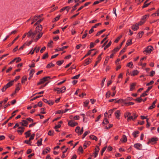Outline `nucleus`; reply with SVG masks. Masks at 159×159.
<instances>
[{
	"mask_svg": "<svg viewBox=\"0 0 159 159\" xmlns=\"http://www.w3.org/2000/svg\"><path fill=\"white\" fill-rule=\"evenodd\" d=\"M47 103L50 105H52L53 104L54 102L51 100H49Z\"/></svg>",
	"mask_w": 159,
	"mask_h": 159,
	"instance_id": "nucleus-60",
	"label": "nucleus"
},
{
	"mask_svg": "<svg viewBox=\"0 0 159 159\" xmlns=\"http://www.w3.org/2000/svg\"><path fill=\"white\" fill-rule=\"evenodd\" d=\"M9 137L11 140H13L14 139V136L11 134H9L8 135Z\"/></svg>",
	"mask_w": 159,
	"mask_h": 159,
	"instance_id": "nucleus-55",
	"label": "nucleus"
},
{
	"mask_svg": "<svg viewBox=\"0 0 159 159\" xmlns=\"http://www.w3.org/2000/svg\"><path fill=\"white\" fill-rule=\"evenodd\" d=\"M45 82V81L44 80H43V78L42 79H41L40 80V81L37 83V85H39L41 84H42L43 83Z\"/></svg>",
	"mask_w": 159,
	"mask_h": 159,
	"instance_id": "nucleus-24",
	"label": "nucleus"
},
{
	"mask_svg": "<svg viewBox=\"0 0 159 159\" xmlns=\"http://www.w3.org/2000/svg\"><path fill=\"white\" fill-rule=\"evenodd\" d=\"M78 150L79 151H80L82 153L83 152V148H82V146H80V147L78 149Z\"/></svg>",
	"mask_w": 159,
	"mask_h": 159,
	"instance_id": "nucleus-56",
	"label": "nucleus"
},
{
	"mask_svg": "<svg viewBox=\"0 0 159 159\" xmlns=\"http://www.w3.org/2000/svg\"><path fill=\"white\" fill-rule=\"evenodd\" d=\"M48 53H47L43 55V57H42V59H45L46 58H48Z\"/></svg>",
	"mask_w": 159,
	"mask_h": 159,
	"instance_id": "nucleus-37",
	"label": "nucleus"
},
{
	"mask_svg": "<svg viewBox=\"0 0 159 159\" xmlns=\"http://www.w3.org/2000/svg\"><path fill=\"white\" fill-rule=\"evenodd\" d=\"M22 123H21V125L22 126H27V125L28 123L26 120H22Z\"/></svg>",
	"mask_w": 159,
	"mask_h": 159,
	"instance_id": "nucleus-13",
	"label": "nucleus"
},
{
	"mask_svg": "<svg viewBox=\"0 0 159 159\" xmlns=\"http://www.w3.org/2000/svg\"><path fill=\"white\" fill-rule=\"evenodd\" d=\"M66 89V88L65 86L62 87L61 88H60V93H64Z\"/></svg>",
	"mask_w": 159,
	"mask_h": 159,
	"instance_id": "nucleus-29",
	"label": "nucleus"
},
{
	"mask_svg": "<svg viewBox=\"0 0 159 159\" xmlns=\"http://www.w3.org/2000/svg\"><path fill=\"white\" fill-rule=\"evenodd\" d=\"M154 15L155 16H159V10H158L157 11V13H153V14H152V15Z\"/></svg>",
	"mask_w": 159,
	"mask_h": 159,
	"instance_id": "nucleus-64",
	"label": "nucleus"
},
{
	"mask_svg": "<svg viewBox=\"0 0 159 159\" xmlns=\"http://www.w3.org/2000/svg\"><path fill=\"white\" fill-rule=\"evenodd\" d=\"M40 49V47H38V48H37V47H36L34 49V51H35V52L36 53H38L39 50V49Z\"/></svg>",
	"mask_w": 159,
	"mask_h": 159,
	"instance_id": "nucleus-51",
	"label": "nucleus"
},
{
	"mask_svg": "<svg viewBox=\"0 0 159 159\" xmlns=\"http://www.w3.org/2000/svg\"><path fill=\"white\" fill-rule=\"evenodd\" d=\"M30 34L31 35V39H33L34 37V36L36 34H37V32H36V31H35V32H33L32 30H30Z\"/></svg>",
	"mask_w": 159,
	"mask_h": 159,
	"instance_id": "nucleus-9",
	"label": "nucleus"
},
{
	"mask_svg": "<svg viewBox=\"0 0 159 159\" xmlns=\"http://www.w3.org/2000/svg\"><path fill=\"white\" fill-rule=\"evenodd\" d=\"M139 133V132L138 131H136L133 133V135L134 137L136 138L138 136V134Z\"/></svg>",
	"mask_w": 159,
	"mask_h": 159,
	"instance_id": "nucleus-25",
	"label": "nucleus"
},
{
	"mask_svg": "<svg viewBox=\"0 0 159 159\" xmlns=\"http://www.w3.org/2000/svg\"><path fill=\"white\" fill-rule=\"evenodd\" d=\"M42 139L41 138L40 139L37 141V145L38 146H39L42 145Z\"/></svg>",
	"mask_w": 159,
	"mask_h": 159,
	"instance_id": "nucleus-22",
	"label": "nucleus"
},
{
	"mask_svg": "<svg viewBox=\"0 0 159 159\" xmlns=\"http://www.w3.org/2000/svg\"><path fill=\"white\" fill-rule=\"evenodd\" d=\"M111 42H110L109 43H108V44L106 45L104 49V50H106L107 48H108L111 45Z\"/></svg>",
	"mask_w": 159,
	"mask_h": 159,
	"instance_id": "nucleus-48",
	"label": "nucleus"
},
{
	"mask_svg": "<svg viewBox=\"0 0 159 159\" xmlns=\"http://www.w3.org/2000/svg\"><path fill=\"white\" fill-rule=\"evenodd\" d=\"M68 125L72 127H74L77 125V122H75L73 120H71L68 122Z\"/></svg>",
	"mask_w": 159,
	"mask_h": 159,
	"instance_id": "nucleus-2",
	"label": "nucleus"
},
{
	"mask_svg": "<svg viewBox=\"0 0 159 159\" xmlns=\"http://www.w3.org/2000/svg\"><path fill=\"white\" fill-rule=\"evenodd\" d=\"M50 148H46V149L44 150L43 152V154H45L47 153L48 152L50 151Z\"/></svg>",
	"mask_w": 159,
	"mask_h": 159,
	"instance_id": "nucleus-17",
	"label": "nucleus"
},
{
	"mask_svg": "<svg viewBox=\"0 0 159 159\" xmlns=\"http://www.w3.org/2000/svg\"><path fill=\"white\" fill-rule=\"evenodd\" d=\"M90 60V59H86L85 61V66L86 65H87L88 64H89V63L90 62V61L89 60Z\"/></svg>",
	"mask_w": 159,
	"mask_h": 159,
	"instance_id": "nucleus-43",
	"label": "nucleus"
},
{
	"mask_svg": "<svg viewBox=\"0 0 159 159\" xmlns=\"http://www.w3.org/2000/svg\"><path fill=\"white\" fill-rule=\"evenodd\" d=\"M106 30L105 29H104L101 30L100 31L98 32L96 34V35L97 36H98L100 35L103 32Z\"/></svg>",
	"mask_w": 159,
	"mask_h": 159,
	"instance_id": "nucleus-36",
	"label": "nucleus"
},
{
	"mask_svg": "<svg viewBox=\"0 0 159 159\" xmlns=\"http://www.w3.org/2000/svg\"><path fill=\"white\" fill-rule=\"evenodd\" d=\"M60 128V122H58V125H56L54 127V129H55V130L57 132H59V130L58 129V128Z\"/></svg>",
	"mask_w": 159,
	"mask_h": 159,
	"instance_id": "nucleus-18",
	"label": "nucleus"
},
{
	"mask_svg": "<svg viewBox=\"0 0 159 159\" xmlns=\"http://www.w3.org/2000/svg\"><path fill=\"white\" fill-rule=\"evenodd\" d=\"M123 142H124V143L126 142L127 141V137L125 135H123Z\"/></svg>",
	"mask_w": 159,
	"mask_h": 159,
	"instance_id": "nucleus-42",
	"label": "nucleus"
},
{
	"mask_svg": "<svg viewBox=\"0 0 159 159\" xmlns=\"http://www.w3.org/2000/svg\"><path fill=\"white\" fill-rule=\"evenodd\" d=\"M43 78V80H44L45 81H47L49 79H51V77L50 76H46L45 77Z\"/></svg>",
	"mask_w": 159,
	"mask_h": 159,
	"instance_id": "nucleus-38",
	"label": "nucleus"
},
{
	"mask_svg": "<svg viewBox=\"0 0 159 159\" xmlns=\"http://www.w3.org/2000/svg\"><path fill=\"white\" fill-rule=\"evenodd\" d=\"M49 135L52 136L53 135V132L51 130L49 131L48 133Z\"/></svg>",
	"mask_w": 159,
	"mask_h": 159,
	"instance_id": "nucleus-54",
	"label": "nucleus"
},
{
	"mask_svg": "<svg viewBox=\"0 0 159 159\" xmlns=\"http://www.w3.org/2000/svg\"><path fill=\"white\" fill-rule=\"evenodd\" d=\"M42 25H39L37 26L35 28V31L36 32L39 33L42 30Z\"/></svg>",
	"mask_w": 159,
	"mask_h": 159,
	"instance_id": "nucleus-4",
	"label": "nucleus"
},
{
	"mask_svg": "<svg viewBox=\"0 0 159 159\" xmlns=\"http://www.w3.org/2000/svg\"><path fill=\"white\" fill-rule=\"evenodd\" d=\"M80 127L79 126H77L76 127L75 129V131L78 134H80Z\"/></svg>",
	"mask_w": 159,
	"mask_h": 159,
	"instance_id": "nucleus-30",
	"label": "nucleus"
},
{
	"mask_svg": "<svg viewBox=\"0 0 159 159\" xmlns=\"http://www.w3.org/2000/svg\"><path fill=\"white\" fill-rule=\"evenodd\" d=\"M79 5V3H78L76 4L73 7V9H72L71 11H74V10H75L76 9V7L77 6H78Z\"/></svg>",
	"mask_w": 159,
	"mask_h": 159,
	"instance_id": "nucleus-40",
	"label": "nucleus"
},
{
	"mask_svg": "<svg viewBox=\"0 0 159 159\" xmlns=\"http://www.w3.org/2000/svg\"><path fill=\"white\" fill-rule=\"evenodd\" d=\"M89 137H90V139H91L93 140H95L96 141H97L98 140L97 138L94 135H90V136Z\"/></svg>",
	"mask_w": 159,
	"mask_h": 159,
	"instance_id": "nucleus-21",
	"label": "nucleus"
},
{
	"mask_svg": "<svg viewBox=\"0 0 159 159\" xmlns=\"http://www.w3.org/2000/svg\"><path fill=\"white\" fill-rule=\"evenodd\" d=\"M90 144V142H85L84 144V148L85 149L87 147V145H89Z\"/></svg>",
	"mask_w": 159,
	"mask_h": 159,
	"instance_id": "nucleus-31",
	"label": "nucleus"
},
{
	"mask_svg": "<svg viewBox=\"0 0 159 159\" xmlns=\"http://www.w3.org/2000/svg\"><path fill=\"white\" fill-rule=\"evenodd\" d=\"M18 129H20L18 130H17V132L20 133V134H22L24 131L25 128L23 127H19Z\"/></svg>",
	"mask_w": 159,
	"mask_h": 159,
	"instance_id": "nucleus-11",
	"label": "nucleus"
},
{
	"mask_svg": "<svg viewBox=\"0 0 159 159\" xmlns=\"http://www.w3.org/2000/svg\"><path fill=\"white\" fill-rule=\"evenodd\" d=\"M80 74H78L76 75H75V76H74V77H73L72 78V79H78L79 77H80Z\"/></svg>",
	"mask_w": 159,
	"mask_h": 159,
	"instance_id": "nucleus-53",
	"label": "nucleus"
},
{
	"mask_svg": "<svg viewBox=\"0 0 159 159\" xmlns=\"http://www.w3.org/2000/svg\"><path fill=\"white\" fill-rule=\"evenodd\" d=\"M133 66V64L132 62H129L128 63V66L130 68L132 67Z\"/></svg>",
	"mask_w": 159,
	"mask_h": 159,
	"instance_id": "nucleus-58",
	"label": "nucleus"
},
{
	"mask_svg": "<svg viewBox=\"0 0 159 159\" xmlns=\"http://www.w3.org/2000/svg\"><path fill=\"white\" fill-rule=\"evenodd\" d=\"M134 117L133 116H129L127 119V120H134V119L138 116V115L136 114H135L134 113Z\"/></svg>",
	"mask_w": 159,
	"mask_h": 159,
	"instance_id": "nucleus-8",
	"label": "nucleus"
},
{
	"mask_svg": "<svg viewBox=\"0 0 159 159\" xmlns=\"http://www.w3.org/2000/svg\"><path fill=\"white\" fill-rule=\"evenodd\" d=\"M142 144L140 143H136L134 145V147L137 149L138 150H140L141 149L140 148L142 147Z\"/></svg>",
	"mask_w": 159,
	"mask_h": 159,
	"instance_id": "nucleus-10",
	"label": "nucleus"
},
{
	"mask_svg": "<svg viewBox=\"0 0 159 159\" xmlns=\"http://www.w3.org/2000/svg\"><path fill=\"white\" fill-rule=\"evenodd\" d=\"M139 24L138 23H136L132 26L131 29L134 31H136L139 29Z\"/></svg>",
	"mask_w": 159,
	"mask_h": 159,
	"instance_id": "nucleus-6",
	"label": "nucleus"
},
{
	"mask_svg": "<svg viewBox=\"0 0 159 159\" xmlns=\"http://www.w3.org/2000/svg\"><path fill=\"white\" fill-rule=\"evenodd\" d=\"M99 149V147L96 146V148H95V151L93 153V154L94 155L95 157H96L98 155Z\"/></svg>",
	"mask_w": 159,
	"mask_h": 159,
	"instance_id": "nucleus-5",
	"label": "nucleus"
},
{
	"mask_svg": "<svg viewBox=\"0 0 159 159\" xmlns=\"http://www.w3.org/2000/svg\"><path fill=\"white\" fill-rule=\"evenodd\" d=\"M35 71L34 70H32L30 73V76L31 77H32L33 75V74L34 73Z\"/></svg>",
	"mask_w": 159,
	"mask_h": 159,
	"instance_id": "nucleus-41",
	"label": "nucleus"
},
{
	"mask_svg": "<svg viewBox=\"0 0 159 159\" xmlns=\"http://www.w3.org/2000/svg\"><path fill=\"white\" fill-rule=\"evenodd\" d=\"M146 2H147V1L145 2H144V5L142 7L143 8H144L147 7L149 5H150V3H151V2H150V3H146Z\"/></svg>",
	"mask_w": 159,
	"mask_h": 159,
	"instance_id": "nucleus-39",
	"label": "nucleus"
},
{
	"mask_svg": "<svg viewBox=\"0 0 159 159\" xmlns=\"http://www.w3.org/2000/svg\"><path fill=\"white\" fill-rule=\"evenodd\" d=\"M119 49L120 48H118V47H116V48L114 49L112 51V53L110 55V58H112L114 54L116 52L118 51Z\"/></svg>",
	"mask_w": 159,
	"mask_h": 159,
	"instance_id": "nucleus-7",
	"label": "nucleus"
},
{
	"mask_svg": "<svg viewBox=\"0 0 159 159\" xmlns=\"http://www.w3.org/2000/svg\"><path fill=\"white\" fill-rule=\"evenodd\" d=\"M37 16H35L33 18H32L31 19L34 21L35 22L39 18L37 17Z\"/></svg>",
	"mask_w": 159,
	"mask_h": 159,
	"instance_id": "nucleus-44",
	"label": "nucleus"
},
{
	"mask_svg": "<svg viewBox=\"0 0 159 159\" xmlns=\"http://www.w3.org/2000/svg\"><path fill=\"white\" fill-rule=\"evenodd\" d=\"M106 79V78H104L102 80V82L101 84L102 86V87L104 84V82Z\"/></svg>",
	"mask_w": 159,
	"mask_h": 159,
	"instance_id": "nucleus-63",
	"label": "nucleus"
},
{
	"mask_svg": "<svg viewBox=\"0 0 159 159\" xmlns=\"http://www.w3.org/2000/svg\"><path fill=\"white\" fill-rule=\"evenodd\" d=\"M20 85V83H18L16 85V87L15 89V92L16 93H17L20 89V87H19Z\"/></svg>",
	"mask_w": 159,
	"mask_h": 159,
	"instance_id": "nucleus-14",
	"label": "nucleus"
},
{
	"mask_svg": "<svg viewBox=\"0 0 159 159\" xmlns=\"http://www.w3.org/2000/svg\"><path fill=\"white\" fill-rule=\"evenodd\" d=\"M19 36H17L14 39V40L11 42V43H9L8 45H7V47H10V46H11L12 44H13L15 42V41L17 40L18 39V38H19Z\"/></svg>",
	"mask_w": 159,
	"mask_h": 159,
	"instance_id": "nucleus-12",
	"label": "nucleus"
},
{
	"mask_svg": "<svg viewBox=\"0 0 159 159\" xmlns=\"http://www.w3.org/2000/svg\"><path fill=\"white\" fill-rule=\"evenodd\" d=\"M132 43V39L129 40L126 43V46H127Z\"/></svg>",
	"mask_w": 159,
	"mask_h": 159,
	"instance_id": "nucleus-33",
	"label": "nucleus"
},
{
	"mask_svg": "<svg viewBox=\"0 0 159 159\" xmlns=\"http://www.w3.org/2000/svg\"><path fill=\"white\" fill-rule=\"evenodd\" d=\"M155 106V105L154 104V103H152V105L150 106L149 108V109H152L154 108Z\"/></svg>",
	"mask_w": 159,
	"mask_h": 159,
	"instance_id": "nucleus-50",
	"label": "nucleus"
},
{
	"mask_svg": "<svg viewBox=\"0 0 159 159\" xmlns=\"http://www.w3.org/2000/svg\"><path fill=\"white\" fill-rule=\"evenodd\" d=\"M134 100L138 102H140L142 101V99L140 98H139L134 99Z\"/></svg>",
	"mask_w": 159,
	"mask_h": 159,
	"instance_id": "nucleus-47",
	"label": "nucleus"
},
{
	"mask_svg": "<svg viewBox=\"0 0 159 159\" xmlns=\"http://www.w3.org/2000/svg\"><path fill=\"white\" fill-rule=\"evenodd\" d=\"M95 44V43H93L92 42L91 43H90V48H93Z\"/></svg>",
	"mask_w": 159,
	"mask_h": 159,
	"instance_id": "nucleus-52",
	"label": "nucleus"
},
{
	"mask_svg": "<svg viewBox=\"0 0 159 159\" xmlns=\"http://www.w3.org/2000/svg\"><path fill=\"white\" fill-rule=\"evenodd\" d=\"M54 66V65L53 64H52V63H50L47 65L46 68H50Z\"/></svg>",
	"mask_w": 159,
	"mask_h": 159,
	"instance_id": "nucleus-20",
	"label": "nucleus"
},
{
	"mask_svg": "<svg viewBox=\"0 0 159 159\" xmlns=\"http://www.w3.org/2000/svg\"><path fill=\"white\" fill-rule=\"evenodd\" d=\"M54 91H57V93H60V88H55L53 89Z\"/></svg>",
	"mask_w": 159,
	"mask_h": 159,
	"instance_id": "nucleus-35",
	"label": "nucleus"
},
{
	"mask_svg": "<svg viewBox=\"0 0 159 159\" xmlns=\"http://www.w3.org/2000/svg\"><path fill=\"white\" fill-rule=\"evenodd\" d=\"M135 85V84L134 83H132L130 85V90L132 91L134 89V86Z\"/></svg>",
	"mask_w": 159,
	"mask_h": 159,
	"instance_id": "nucleus-27",
	"label": "nucleus"
},
{
	"mask_svg": "<svg viewBox=\"0 0 159 159\" xmlns=\"http://www.w3.org/2000/svg\"><path fill=\"white\" fill-rule=\"evenodd\" d=\"M158 140L157 138H152L150 140L148 143H152V144H154L156 143V141Z\"/></svg>",
	"mask_w": 159,
	"mask_h": 159,
	"instance_id": "nucleus-3",
	"label": "nucleus"
},
{
	"mask_svg": "<svg viewBox=\"0 0 159 159\" xmlns=\"http://www.w3.org/2000/svg\"><path fill=\"white\" fill-rule=\"evenodd\" d=\"M17 31V30H16L13 31H11L10 33H9L10 35H11L12 34H15L16 33Z\"/></svg>",
	"mask_w": 159,
	"mask_h": 159,
	"instance_id": "nucleus-57",
	"label": "nucleus"
},
{
	"mask_svg": "<svg viewBox=\"0 0 159 159\" xmlns=\"http://www.w3.org/2000/svg\"><path fill=\"white\" fill-rule=\"evenodd\" d=\"M14 81H11L7 83V84L10 87L13 84Z\"/></svg>",
	"mask_w": 159,
	"mask_h": 159,
	"instance_id": "nucleus-28",
	"label": "nucleus"
},
{
	"mask_svg": "<svg viewBox=\"0 0 159 159\" xmlns=\"http://www.w3.org/2000/svg\"><path fill=\"white\" fill-rule=\"evenodd\" d=\"M143 33L144 32L143 31L139 32L138 34V37L139 38H141L143 34Z\"/></svg>",
	"mask_w": 159,
	"mask_h": 159,
	"instance_id": "nucleus-26",
	"label": "nucleus"
},
{
	"mask_svg": "<svg viewBox=\"0 0 159 159\" xmlns=\"http://www.w3.org/2000/svg\"><path fill=\"white\" fill-rule=\"evenodd\" d=\"M60 18V16L59 15H58L57 17H56L55 18H54V20H53V22H54V21H56L57 20H58Z\"/></svg>",
	"mask_w": 159,
	"mask_h": 159,
	"instance_id": "nucleus-59",
	"label": "nucleus"
},
{
	"mask_svg": "<svg viewBox=\"0 0 159 159\" xmlns=\"http://www.w3.org/2000/svg\"><path fill=\"white\" fill-rule=\"evenodd\" d=\"M42 33L39 32V34L37 36V38H38V39H39L42 36Z\"/></svg>",
	"mask_w": 159,
	"mask_h": 159,
	"instance_id": "nucleus-61",
	"label": "nucleus"
},
{
	"mask_svg": "<svg viewBox=\"0 0 159 159\" xmlns=\"http://www.w3.org/2000/svg\"><path fill=\"white\" fill-rule=\"evenodd\" d=\"M94 50V49H93L90 50L89 51H88V53L84 56V58L85 57H86L88 56V55H89L91 54V51H93V50Z\"/></svg>",
	"mask_w": 159,
	"mask_h": 159,
	"instance_id": "nucleus-46",
	"label": "nucleus"
},
{
	"mask_svg": "<svg viewBox=\"0 0 159 159\" xmlns=\"http://www.w3.org/2000/svg\"><path fill=\"white\" fill-rule=\"evenodd\" d=\"M27 77L26 75L23 76L22 78L21 83L22 84L25 83V81L27 80Z\"/></svg>",
	"mask_w": 159,
	"mask_h": 159,
	"instance_id": "nucleus-16",
	"label": "nucleus"
},
{
	"mask_svg": "<svg viewBox=\"0 0 159 159\" xmlns=\"http://www.w3.org/2000/svg\"><path fill=\"white\" fill-rule=\"evenodd\" d=\"M139 73V72L137 70H134L132 72V73L131 74V75L132 76H134L135 75H137Z\"/></svg>",
	"mask_w": 159,
	"mask_h": 159,
	"instance_id": "nucleus-19",
	"label": "nucleus"
},
{
	"mask_svg": "<svg viewBox=\"0 0 159 159\" xmlns=\"http://www.w3.org/2000/svg\"><path fill=\"white\" fill-rule=\"evenodd\" d=\"M89 102V100H86L84 102V106H87Z\"/></svg>",
	"mask_w": 159,
	"mask_h": 159,
	"instance_id": "nucleus-49",
	"label": "nucleus"
},
{
	"mask_svg": "<svg viewBox=\"0 0 159 159\" xmlns=\"http://www.w3.org/2000/svg\"><path fill=\"white\" fill-rule=\"evenodd\" d=\"M149 15H145L143 16L142 19V20L145 21V20L147 19L149 17Z\"/></svg>",
	"mask_w": 159,
	"mask_h": 159,
	"instance_id": "nucleus-34",
	"label": "nucleus"
},
{
	"mask_svg": "<svg viewBox=\"0 0 159 159\" xmlns=\"http://www.w3.org/2000/svg\"><path fill=\"white\" fill-rule=\"evenodd\" d=\"M120 111L119 110H117L115 112V115L116 117L119 119L120 117Z\"/></svg>",
	"mask_w": 159,
	"mask_h": 159,
	"instance_id": "nucleus-23",
	"label": "nucleus"
},
{
	"mask_svg": "<svg viewBox=\"0 0 159 159\" xmlns=\"http://www.w3.org/2000/svg\"><path fill=\"white\" fill-rule=\"evenodd\" d=\"M90 133V132L89 131H86L84 133V134H83V137H82V139H84L85 137L88 134H89V133Z\"/></svg>",
	"mask_w": 159,
	"mask_h": 159,
	"instance_id": "nucleus-32",
	"label": "nucleus"
},
{
	"mask_svg": "<svg viewBox=\"0 0 159 159\" xmlns=\"http://www.w3.org/2000/svg\"><path fill=\"white\" fill-rule=\"evenodd\" d=\"M8 88L6 86V85H4V86L2 88L1 90L2 91V92H5L6 90Z\"/></svg>",
	"mask_w": 159,
	"mask_h": 159,
	"instance_id": "nucleus-45",
	"label": "nucleus"
},
{
	"mask_svg": "<svg viewBox=\"0 0 159 159\" xmlns=\"http://www.w3.org/2000/svg\"><path fill=\"white\" fill-rule=\"evenodd\" d=\"M31 131V130H29L25 133V138H26L29 137L30 135V132Z\"/></svg>",
	"mask_w": 159,
	"mask_h": 159,
	"instance_id": "nucleus-15",
	"label": "nucleus"
},
{
	"mask_svg": "<svg viewBox=\"0 0 159 159\" xmlns=\"http://www.w3.org/2000/svg\"><path fill=\"white\" fill-rule=\"evenodd\" d=\"M26 120H28L30 122H33V120L32 119L30 118H27L26 119Z\"/></svg>",
	"mask_w": 159,
	"mask_h": 159,
	"instance_id": "nucleus-62",
	"label": "nucleus"
},
{
	"mask_svg": "<svg viewBox=\"0 0 159 159\" xmlns=\"http://www.w3.org/2000/svg\"><path fill=\"white\" fill-rule=\"evenodd\" d=\"M153 48L150 46H148L147 48H146V49L144 51V52H146L147 53H150L152 50Z\"/></svg>",
	"mask_w": 159,
	"mask_h": 159,
	"instance_id": "nucleus-1",
	"label": "nucleus"
}]
</instances>
